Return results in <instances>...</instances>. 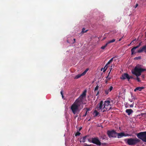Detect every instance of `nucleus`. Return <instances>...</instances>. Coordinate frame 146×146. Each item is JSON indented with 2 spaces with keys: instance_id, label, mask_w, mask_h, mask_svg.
Wrapping results in <instances>:
<instances>
[{
  "instance_id": "a211bd4d",
  "label": "nucleus",
  "mask_w": 146,
  "mask_h": 146,
  "mask_svg": "<svg viewBox=\"0 0 146 146\" xmlns=\"http://www.w3.org/2000/svg\"><path fill=\"white\" fill-rule=\"evenodd\" d=\"M88 68L86 69L82 74H81L83 76L85 75L86 74L87 72L88 71Z\"/></svg>"
},
{
  "instance_id": "de8ad7c7",
  "label": "nucleus",
  "mask_w": 146,
  "mask_h": 146,
  "mask_svg": "<svg viewBox=\"0 0 146 146\" xmlns=\"http://www.w3.org/2000/svg\"><path fill=\"white\" fill-rule=\"evenodd\" d=\"M142 77L143 78L144 77V76L143 75H142Z\"/></svg>"
},
{
  "instance_id": "f704fd0d",
  "label": "nucleus",
  "mask_w": 146,
  "mask_h": 146,
  "mask_svg": "<svg viewBox=\"0 0 146 146\" xmlns=\"http://www.w3.org/2000/svg\"><path fill=\"white\" fill-rule=\"evenodd\" d=\"M133 103L132 104H131L130 105V107L131 108L133 107Z\"/></svg>"
},
{
  "instance_id": "f3484780",
  "label": "nucleus",
  "mask_w": 146,
  "mask_h": 146,
  "mask_svg": "<svg viewBox=\"0 0 146 146\" xmlns=\"http://www.w3.org/2000/svg\"><path fill=\"white\" fill-rule=\"evenodd\" d=\"M82 76V75L81 74H78L75 76V77H74V79H78V78H80Z\"/></svg>"
},
{
  "instance_id": "c03bdc74",
  "label": "nucleus",
  "mask_w": 146,
  "mask_h": 146,
  "mask_svg": "<svg viewBox=\"0 0 146 146\" xmlns=\"http://www.w3.org/2000/svg\"><path fill=\"white\" fill-rule=\"evenodd\" d=\"M81 129H82V127H81L79 129V131H80Z\"/></svg>"
},
{
  "instance_id": "a19ab883",
  "label": "nucleus",
  "mask_w": 146,
  "mask_h": 146,
  "mask_svg": "<svg viewBox=\"0 0 146 146\" xmlns=\"http://www.w3.org/2000/svg\"><path fill=\"white\" fill-rule=\"evenodd\" d=\"M99 94V91H98L96 94V96H98Z\"/></svg>"
},
{
  "instance_id": "9b49d317",
  "label": "nucleus",
  "mask_w": 146,
  "mask_h": 146,
  "mask_svg": "<svg viewBox=\"0 0 146 146\" xmlns=\"http://www.w3.org/2000/svg\"><path fill=\"white\" fill-rule=\"evenodd\" d=\"M120 78L122 80H125L127 79L129 81V75L127 73H125L123 74Z\"/></svg>"
},
{
  "instance_id": "ddd939ff",
  "label": "nucleus",
  "mask_w": 146,
  "mask_h": 146,
  "mask_svg": "<svg viewBox=\"0 0 146 146\" xmlns=\"http://www.w3.org/2000/svg\"><path fill=\"white\" fill-rule=\"evenodd\" d=\"M113 87L112 86H111L109 88H107L105 90V92L106 94L107 95L109 92H111L112 90Z\"/></svg>"
},
{
  "instance_id": "aec40b11",
  "label": "nucleus",
  "mask_w": 146,
  "mask_h": 146,
  "mask_svg": "<svg viewBox=\"0 0 146 146\" xmlns=\"http://www.w3.org/2000/svg\"><path fill=\"white\" fill-rule=\"evenodd\" d=\"M115 39H113L111 40L108 41L107 43L108 44L110 43H111L113 42H115Z\"/></svg>"
},
{
  "instance_id": "bb28decb",
  "label": "nucleus",
  "mask_w": 146,
  "mask_h": 146,
  "mask_svg": "<svg viewBox=\"0 0 146 146\" xmlns=\"http://www.w3.org/2000/svg\"><path fill=\"white\" fill-rule=\"evenodd\" d=\"M81 134L79 132H77L75 134V136H79Z\"/></svg>"
},
{
  "instance_id": "2f4dec72",
  "label": "nucleus",
  "mask_w": 146,
  "mask_h": 146,
  "mask_svg": "<svg viewBox=\"0 0 146 146\" xmlns=\"http://www.w3.org/2000/svg\"><path fill=\"white\" fill-rule=\"evenodd\" d=\"M85 109V108L84 109ZM85 109L86 110V111L88 112V111L90 110V109L88 108H85Z\"/></svg>"
},
{
  "instance_id": "473e14b6",
  "label": "nucleus",
  "mask_w": 146,
  "mask_h": 146,
  "mask_svg": "<svg viewBox=\"0 0 146 146\" xmlns=\"http://www.w3.org/2000/svg\"><path fill=\"white\" fill-rule=\"evenodd\" d=\"M88 113V112H86V113H85V114H84L83 115V117H85V116H86V115H87V113ZM88 113H89V112H88Z\"/></svg>"
},
{
  "instance_id": "a878e982",
  "label": "nucleus",
  "mask_w": 146,
  "mask_h": 146,
  "mask_svg": "<svg viewBox=\"0 0 146 146\" xmlns=\"http://www.w3.org/2000/svg\"><path fill=\"white\" fill-rule=\"evenodd\" d=\"M98 84L95 87V89H94V92H95L96 91H97L98 90L99 87V86H98Z\"/></svg>"
},
{
  "instance_id": "c85d7f7f",
  "label": "nucleus",
  "mask_w": 146,
  "mask_h": 146,
  "mask_svg": "<svg viewBox=\"0 0 146 146\" xmlns=\"http://www.w3.org/2000/svg\"><path fill=\"white\" fill-rule=\"evenodd\" d=\"M111 62V61L110 60L106 64V66H107L108 65L110 64L111 62Z\"/></svg>"
},
{
  "instance_id": "2eb2a0df",
  "label": "nucleus",
  "mask_w": 146,
  "mask_h": 146,
  "mask_svg": "<svg viewBox=\"0 0 146 146\" xmlns=\"http://www.w3.org/2000/svg\"><path fill=\"white\" fill-rule=\"evenodd\" d=\"M144 88L143 87H139L136 88L134 90V92H136L137 91H142V90Z\"/></svg>"
},
{
  "instance_id": "58836bf2",
  "label": "nucleus",
  "mask_w": 146,
  "mask_h": 146,
  "mask_svg": "<svg viewBox=\"0 0 146 146\" xmlns=\"http://www.w3.org/2000/svg\"><path fill=\"white\" fill-rule=\"evenodd\" d=\"M123 37H122L121 38H120V39L118 41H121V40H122V38H123Z\"/></svg>"
},
{
  "instance_id": "1a4fd4ad",
  "label": "nucleus",
  "mask_w": 146,
  "mask_h": 146,
  "mask_svg": "<svg viewBox=\"0 0 146 146\" xmlns=\"http://www.w3.org/2000/svg\"><path fill=\"white\" fill-rule=\"evenodd\" d=\"M104 106L103 104V101H101L100 103H99L97 106L96 108L98 110H102V108L103 106Z\"/></svg>"
},
{
  "instance_id": "09e8293b",
  "label": "nucleus",
  "mask_w": 146,
  "mask_h": 146,
  "mask_svg": "<svg viewBox=\"0 0 146 146\" xmlns=\"http://www.w3.org/2000/svg\"><path fill=\"white\" fill-rule=\"evenodd\" d=\"M145 33H146V35H145V37H146V32Z\"/></svg>"
},
{
  "instance_id": "8fccbe9b",
  "label": "nucleus",
  "mask_w": 146,
  "mask_h": 146,
  "mask_svg": "<svg viewBox=\"0 0 146 146\" xmlns=\"http://www.w3.org/2000/svg\"><path fill=\"white\" fill-rule=\"evenodd\" d=\"M103 69V68H102L101 69V70H102V69Z\"/></svg>"
},
{
  "instance_id": "9d476101",
  "label": "nucleus",
  "mask_w": 146,
  "mask_h": 146,
  "mask_svg": "<svg viewBox=\"0 0 146 146\" xmlns=\"http://www.w3.org/2000/svg\"><path fill=\"white\" fill-rule=\"evenodd\" d=\"M117 137L118 138H121L123 136L126 137L129 136V135L127 134H125L123 132L118 133H117Z\"/></svg>"
},
{
  "instance_id": "7ed1b4c3",
  "label": "nucleus",
  "mask_w": 146,
  "mask_h": 146,
  "mask_svg": "<svg viewBox=\"0 0 146 146\" xmlns=\"http://www.w3.org/2000/svg\"><path fill=\"white\" fill-rule=\"evenodd\" d=\"M86 92L87 90H85L74 103L79 106L80 104L83 103V100L86 96Z\"/></svg>"
},
{
  "instance_id": "603ef678",
  "label": "nucleus",
  "mask_w": 146,
  "mask_h": 146,
  "mask_svg": "<svg viewBox=\"0 0 146 146\" xmlns=\"http://www.w3.org/2000/svg\"><path fill=\"white\" fill-rule=\"evenodd\" d=\"M104 144L105 145V144H106V143H104Z\"/></svg>"
},
{
  "instance_id": "f8f14e48",
  "label": "nucleus",
  "mask_w": 146,
  "mask_h": 146,
  "mask_svg": "<svg viewBox=\"0 0 146 146\" xmlns=\"http://www.w3.org/2000/svg\"><path fill=\"white\" fill-rule=\"evenodd\" d=\"M143 51L146 53V45L143 46L142 48H141L139 49L137 51V52L140 53Z\"/></svg>"
},
{
  "instance_id": "cd10ccee",
  "label": "nucleus",
  "mask_w": 146,
  "mask_h": 146,
  "mask_svg": "<svg viewBox=\"0 0 146 146\" xmlns=\"http://www.w3.org/2000/svg\"><path fill=\"white\" fill-rule=\"evenodd\" d=\"M139 46L138 45H137V46H135V47H134L133 48H132V50H133L134 49H136L138 48Z\"/></svg>"
},
{
  "instance_id": "37998d69",
  "label": "nucleus",
  "mask_w": 146,
  "mask_h": 146,
  "mask_svg": "<svg viewBox=\"0 0 146 146\" xmlns=\"http://www.w3.org/2000/svg\"><path fill=\"white\" fill-rule=\"evenodd\" d=\"M74 42H73V43H75V42L76 39L75 38H74Z\"/></svg>"
},
{
  "instance_id": "79ce46f5",
  "label": "nucleus",
  "mask_w": 146,
  "mask_h": 146,
  "mask_svg": "<svg viewBox=\"0 0 146 146\" xmlns=\"http://www.w3.org/2000/svg\"><path fill=\"white\" fill-rule=\"evenodd\" d=\"M141 42L138 45L139 46H141Z\"/></svg>"
},
{
  "instance_id": "f03ea898",
  "label": "nucleus",
  "mask_w": 146,
  "mask_h": 146,
  "mask_svg": "<svg viewBox=\"0 0 146 146\" xmlns=\"http://www.w3.org/2000/svg\"><path fill=\"white\" fill-rule=\"evenodd\" d=\"M124 141L129 145H135L139 143L140 140L136 137H135L134 138L125 139L124 140Z\"/></svg>"
},
{
  "instance_id": "6e6552de",
  "label": "nucleus",
  "mask_w": 146,
  "mask_h": 146,
  "mask_svg": "<svg viewBox=\"0 0 146 146\" xmlns=\"http://www.w3.org/2000/svg\"><path fill=\"white\" fill-rule=\"evenodd\" d=\"M107 134L110 137H116L117 136V133L114 130H112L111 131H108L107 132Z\"/></svg>"
},
{
  "instance_id": "423d86ee",
  "label": "nucleus",
  "mask_w": 146,
  "mask_h": 146,
  "mask_svg": "<svg viewBox=\"0 0 146 146\" xmlns=\"http://www.w3.org/2000/svg\"><path fill=\"white\" fill-rule=\"evenodd\" d=\"M88 141L89 142H91V141H89V139H88ZM91 142L98 145H100L102 144L98 138L97 137L92 138V141Z\"/></svg>"
},
{
  "instance_id": "49530a36",
  "label": "nucleus",
  "mask_w": 146,
  "mask_h": 146,
  "mask_svg": "<svg viewBox=\"0 0 146 146\" xmlns=\"http://www.w3.org/2000/svg\"><path fill=\"white\" fill-rule=\"evenodd\" d=\"M107 80L106 81V83H107Z\"/></svg>"
},
{
  "instance_id": "20e7f679",
  "label": "nucleus",
  "mask_w": 146,
  "mask_h": 146,
  "mask_svg": "<svg viewBox=\"0 0 146 146\" xmlns=\"http://www.w3.org/2000/svg\"><path fill=\"white\" fill-rule=\"evenodd\" d=\"M110 103V101L109 100H106L104 101L103 112L108 111L111 109V107Z\"/></svg>"
},
{
  "instance_id": "c756f323",
  "label": "nucleus",
  "mask_w": 146,
  "mask_h": 146,
  "mask_svg": "<svg viewBox=\"0 0 146 146\" xmlns=\"http://www.w3.org/2000/svg\"><path fill=\"white\" fill-rule=\"evenodd\" d=\"M135 79H136L138 82H140L141 80H140V78L138 77V76H137V78Z\"/></svg>"
},
{
  "instance_id": "f257e3e1",
  "label": "nucleus",
  "mask_w": 146,
  "mask_h": 146,
  "mask_svg": "<svg viewBox=\"0 0 146 146\" xmlns=\"http://www.w3.org/2000/svg\"><path fill=\"white\" fill-rule=\"evenodd\" d=\"M145 69L141 68L139 65H137L134 69L132 70V73L133 74L136 75V76H139L141 74V73L144 71H146Z\"/></svg>"
},
{
  "instance_id": "4c0bfd02",
  "label": "nucleus",
  "mask_w": 146,
  "mask_h": 146,
  "mask_svg": "<svg viewBox=\"0 0 146 146\" xmlns=\"http://www.w3.org/2000/svg\"><path fill=\"white\" fill-rule=\"evenodd\" d=\"M138 6V4H136L135 5V8H136Z\"/></svg>"
},
{
  "instance_id": "e433bc0d",
  "label": "nucleus",
  "mask_w": 146,
  "mask_h": 146,
  "mask_svg": "<svg viewBox=\"0 0 146 146\" xmlns=\"http://www.w3.org/2000/svg\"><path fill=\"white\" fill-rule=\"evenodd\" d=\"M107 68V67H106V68L105 69H104V70H103L104 72L106 70Z\"/></svg>"
},
{
  "instance_id": "b1692460",
  "label": "nucleus",
  "mask_w": 146,
  "mask_h": 146,
  "mask_svg": "<svg viewBox=\"0 0 146 146\" xmlns=\"http://www.w3.org/2000/svg\"><path fill=\"white\" fill-rule=\"evenodd\" d=\"M108 45V44L106 43L105 45L102 46L101 47V48L102 49H104Z\"/></svg>"
},
{
  "instance_id": "39448f33",
  "label": "nucleus",
  "mask_w": 146,
  "mask_h": 146,
  "mask_svg": "<svg viewBox=\"0 0 146 146\" xmlns=\"http://www.w3.org/2000/svg\"><path fill=\"white\" fill-rule=\"evenodd\" d=\"M137 137L144 142H146V131L142 132L137 134Z\"/></svg>"
},
{
  "instance_id": "5701e85b",
  "label": "nucleus",
  "mask_w": 146,
  "mask_h": 146,
  "mask_svg": "<svg viewBox=\"0 0 146 146\" xmlns=\"http://www.w3.org/2000/svg\"><path fill=\"white\" fill-rule=\"evenodd\" d=\"M85 29L84 28H83L82 29V33H86L87 31H88V30H86L85 31Z\"/></svg>"
},
{
  "instance_id": "6ab92c4d",
  "label": "nucleus",
  "mask_w": 146,
  "mask_h": 146,
  "mask_svg": "<svg viewBox=\"0 0 146 146\" xmlns=\"http://www.w3.org/2000/svg\"><path fill=\"white\" fill-rule=\"evenodd\" d=\"M132 50V48L131 49V54L132 55H133L135 54L137 52H135V50L136 49H134L133 50Z\"/></svg>"
},
{
  "instance_id": "393cba45",
  "label": "nucleus",
  "mask_w": 146,
  "mask_h": 146,
  "mask_svg": "<svg viewBox=\"0 0 146 146\" xmlns=\"http://www.w3.org/2000/svg\"><path fill=\"white\" fill-rule=\"evenodd\" d=\"M141 56H138L137 57H135L134 58V60H139L141 59Z\"/></svg>"
},
{
  "instance_id": "ea45409f",
  "label": "nucleus",
  "mask_w": 146,
  "mask_h": 146,
  "mask_svg": "<svg viewBox=\"0 0 146 146\" xmlns=\"http://www.w3.org/2000/svg\"><path fill=\"white\" fill-rule=\"evenodd\" d=\"M84 146H90V145L86 144V145H84Z\"/></svg>"
},
{
  "instance_id": "7c9ffc66",
  "label": "nucleus",
  "mask_w": 146,
  "mask_h": 146,
  "mask_svg": "<svg viewBox=\"0 0 146 146\" xmlns=\"http://www.w3.org/2000/svg\"><path fill=\"white\" fill-rule=\"evenodd\" d=\"M60 94L62 95V98H64V96L63 93V90H61V91L60 92Z\"/></svg>"
},
{
  "instance_id": "dca6fc26",
  "label": "nucleus",
  "mask_w": 146,
  "mask_h": 146,
  "mask_svg": "<svg viewBox=\"0 0 146 146\" xmlns=\"http://www.w3.org/2000/svg\"><path fill=\"white\" fill-rule=\"evenodd\" d=\"M94 116L96 117L99 114V113L97 110H95L94 112Z\"/></svg>"
},
{
  "instance_id": "a18cd8bd",
  "label": "nucleus",
  "mask_w": 146,
  "mask_h": 146,
  "mask_svg": "<svg viewBox=\"0 0 146 146\" xmlns=\"http://www.w3.org/2000/svg\"><path fill=\"white\" fill-rule=\"evenodd\" d=\"M106 66H105V67H104V69H105L106 68Z\"/></svg>"
},
{
  "instance_id": "412c9836",
  "label": "nucleus",
  "mask_w": 146,
  "mask_h": 146,
  "mask_svg": "<svg viewBox=\"0 0 146 146\" xmlns=\"http://www.w3.org/2000/svg\"><path fill=\"white\" fill-rule=\"evenodd\" d=\"M87 137V136H85L83 137L82 141L83 142H85Z\"/></svg>"
},
{
  "instance_id": "c9c22d12",
  "label": "nucleus",
  "mask_w": 146,
  "mask_h": 146,
  "mask_svg": "<svg viewBox=\"0 0 146 146\" xmlns=\"http://www.w3.org/2000/svg\"><path fill=\"white\" fill-rule=\"evenodd\" d=\"M114 58V57L112 58L110 60L112 62L113 61V59Z\"/></svg>"
},
{
  "instance_id": "0eeeda50",
  "label": "nucleus",
  "mask_w": 146,
  "mask_h": 146,
  "mask_svg": "<svg viewBox=\"0 0 146 146\" xmlns=\"http://www.w3.org/2000/svg\"><path fill=\"white\" fill-rule=\"evenodd\" d=\"M79 107V106L74 103L71 106V109L74 114L76 113V111L78 109Z\"/></svg>"
},
{
  "instance_id": "4be33fe9",
  "label": "nucleus",
  "mask_w": 146,
  "mask_h": 146,
  "mask_svg": "<svg viewBox=\"0 0 146 146\" xmlns=\"http://www.w3.org/2000/svg\"><path fill=\"white\" fill-rule=\"evenodd\" d=\"M110 68V72H109V73H108V76L106 77V78H107V79H108L107 80H110L111 79V78H110V77H109V74H110V72L111 71V70L112 68Z\"/></svg>"
},
{
  "instance_id": "3c124183",
  "label": "nucleus",
  "mask_w": 146,
  "mask_h": 146,
  "mask_svg": "<svg viewBox=\"0 0 146 146\" xmlns=\"http://www.w3.org/2000/svg\"><path fill=\"white\" fill-rule=\"evenodd\" d=\"M130 102H132V101H130Z\"/></svg>"
},
{
  "instance_id": "72a5a7b5",
  "label": "nucleus",
  "mask_w": 146,
  "mask_h": 146,
  "mask_svg": "<svg viewBox=\"0 0 146 146\" xmlns=\"http://www.w3.org/2000/svg\"><path fill=\"white\" fill-rule=\"evenodd\" d=\"M129 79H130V78H133V79H135V78H134L132 76H129Z\"/></svg>"
},
{
  "instance_id": "4468645a",
  "label": "nucleus",
  "mask_w": 146,
  "mask_h": 146,
  "mask_svg": "<svg viewBox=\"0 0 146 146\" xmlns=\"http://www.w3.org/2000/svg\"><path fill=\"white\" fill-rule=\"evenodd\" d=\"M125 112L128 115H129L133 112V110L131 109H128L126 110Z\"/></svg>"
}]
</instances>
